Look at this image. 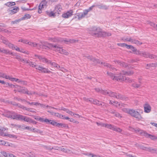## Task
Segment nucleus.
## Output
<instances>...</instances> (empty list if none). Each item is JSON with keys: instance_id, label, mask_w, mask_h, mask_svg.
<instances>
[{"instance_id": "f257e3e1", "label": "nucleus", "mask_w": 157, "mask_h": 157, "mask_svg": "<svg viewBox=\"0 0 157 157\" xmlns=\"http://www.w3.org/2000/svg\"><path fill=\"white\" fill-rule=\"evenodd\" d=\"M133 74V72L132 71H122V72L120 73L119 75H113L111 72H107V74L108 76H109L113 80H116L117 81H124L125 76L124 75H131Z\"/></svg>"}, {"instance_id": "f03ea898", "label": "nucleus", "mask_w": 157, "mask_h": 157, "mask_svg": "<svg viewBox=\"0 0 157 157\" xmlns=\"http://www.w3.org/2000/svg\"><path fill=\"white\" fill-rule=\"evenodd\" d=\"M95 91L98 92L105 95H108L111 97L115 98L117 99L121 100H123L124 97L123 96L119 94L112 92L110 91H107V90H103L101 88H98L95 89Z\"/></svg>"}, {"instance_id": "7ed1b4c3", "label": "nucleus", "mask_w": 157, "mask_h": 157, "mask_svg": "<svg viewBox=\"0 0 157 157\" xmlns=\"http://www.w3.org/2000/svg\"><path fill=\"white\" fill-rule=\"evenodd\" d=\"M3 115L6 117L18 121H21L22 115L17 114V113L10 111H6Z\"/></svg>"}, {"instance_id": "20e7f679", "label": "nucleus", "mask_w": 157, "mask_h": 157, "mask_svg": "<svg viewBox=\"0 0 157 157\" xmlns=\"http://www.w3.org/2000/svg\"><path fill=\"white\" fill-rule=\"evenodd\" d=\"M36 47L39 49H44L48 50L49 49H52L55 48L56 44L49 43L47 42H41L40 44H36Z\"/></svg>"}, {"instance_id": "39448f33", "label": "nucleus", "mask_w": 157, "mask_h": 157, "mask_svg": "<svg viewBox=\"0 0 157 157\" xmlns=\"http://www.w3.org/2000/svg\"><path fill=\"white\" fill-rule=\"evenodd\" d=\"M126 112L129 114L132 117L136 118L138 121L143 119L140 114L138 111L133 109H126Z\"/></svg>"}, {"instance_id": "423d86ee", "label": "nucleus", "mask_w": 157, "mask_h": 157, "mask_svg": "<svg viewBox=\"0 0 157 157\" xmlns=\"http://www.w3.org/2000/svg\"><path fill=\"white\" fill-rule=\"evenodd\" d=\"M102 30L99 27L94 26L90 29L89 32L93 36L100 37Z\"/></svg>"}, {"instance_id": "0eeeda50", "label": "nucleus", "mask_w": 157, "mask_h": 157, "mask_svg": "<svg viewBox=\"0 0 157 157\" xmlns=\"http://www.w3.org/2000/svg\"><path fill=\"white\" fill-rule=\"evenodd\" d=\"M15 88H17L18 92L24 94H26L28 95H32L35 94V92L32 91H29L27 89L23 87H21L17 85H15Z\"/></svg>"}, {"instance_id": "6e6552de", "label": "nucleus", "mask_w": 157, "mask_h": 157, "mask_svg": "<svg viewBox=\"0 0 157 157\" xmlns=\"http://www.w3.org/2000/svg\"><path fill=\"white\" fill-rule=\"evenodd\" d=\"M36 56L38 57V58L41 61L44 63H46L48 64H50L54 67L56 68L57 69L58 68V67L59 65L56 63L52 62L51 61L48 60L47 59L41 56H39L38 55Z\"/></svg>"}, {"instance_id": "1a4fd4ad", "label": "nucleus", "mask_w": 157, "mask_h": 157, "mask_svg": "<svg viewBox=\"0 0 157 157\" xmlns=\"http://www.w3.org/2000/svg\"><path fill=\"white\" fill-rule=\"evenodd\" d=\"M31 65L32 67H35L36 69H38L41 71V72L49 73L51 72L48 69L44 68L41 66L36 65L35 63H34V64H31Z\"/></svg>"}, {"instance_id": "9d476101", "label": "nucleus", "mask_w": 157, "mask_h": 157, "mask_svg": "<svg viewBox=\"0 0 157 157\" xmlns=\"http://www.w3.org/2000/svg\"><path fill=\"white\" fill-rule=\"evenodd\" d=\"M54 50L56 51H58L59 53L66 55H68L69 54L67 51L63 49L62 47L59 46V45L57 44H56Z\"/></svg>"}, {"instance_id": "9b49d317", "label": "nucleus", "mask_w": 157, "mask_h": 157, "mask_svg": "<svg viewBox=\"0 0 157 157\" xmlns=\"http://www.w3.org/2000/svg\"><path fill=\"white\" fill-rule=\"evenodd\" d=\"M142 56L146 58H149L152 59H157V56L143 51Z\"/></svg>"}, {"instance_id": "f8f14e48", "label": "nucleus", "mask_w": 157, "mask_h": 157, "mask_svg": "<svg viewBox=\"0 0 157 157\" xmlns=\"http://www.w3.org/2000/svg\"><path fill=\"white\" fill-rule=\"evenodd\" d=\"M87 14L84 10L83 13H78L75 14V17L73 18V19H75L77 17L78 20H81L82 18L84 17Z\"/></svg>"}, {"instance_id": "ddd939ff", "label": "nucleus", "mask_w": 157, "mask_h": 157, "mask_svg": "<svg viewBox=\"0 0 157 157\" xmlns=\"http://www.w3.org/2000/svg\"><path fill=\"white\" fill-rule=\"evenodd\" d=\"M144 112L146 113H149L151 110V107L148 102H146L143 105Z\"/></svg>"}, {"instance_id": "4468645a", "label": "nucleus", "mask_w": 157, "mask_h": 157, "mask_svg": "<svg viewBox=\"0 0 157 157\" xmlns=\"http://www.w3.org/2000/svg\"><path fill=\"white\" fill-rule=\"evenodd\" d=\"M23 120L25 121H26L29 123H32L34 124H36V122L34 121L32 119L22 115V117H21V121Z\"/></svg>"}, {"instance_id": "2eb2a0df", "label": "nucleus", "mask_w": 157, "mask_h": 157, "mask_svg": "<svg viewBox=\"0 0 157 157\" xmlns=\"http://www.w3.org/2000/svg\"><path fill=\"white\" fill-rule=\"evenodd\" d=\"M73 14V10H70L67 11L66 13H63L62 15V17L64 18H67L71 16Z\"/></svg>"}, {"instance_id": "dca6fc26", "label": "nucleus", "mask_w": 157, "mask_h": 157, "mask_svg": "<svg viewBox=\"0 0 157 157\" xmlns=\"http://www.w3.org/2000/svg\"><path fill=\"white\" fill-rule=\"evenodd\" d=\"M86 57L88 59L90 60L91 61L94 62V63H100V62L99 59H96L95 58L91 56H86Z\"/></svg>"}, {"instance_id": "f3484780", "label": "nucleus", "mask_w": 157, "mask_h": 157, "mask_svg": "<svg viewBox=\"0 0 157 157\" xmlns=\"http://www.w3.org/2000/svg\"><path fill=\"white\" fill-rule=\"evenodd\" d=\"M115 63L118 65H120V66H122L124 67H127L128 66V64L124 62H121L119 60H115L114 61Z\"/></svg>"}, {"instance_id": "a211bd4d", "label": "nucleus", "mask_w": 157, "mask_h": 157, "mask_svg": "<svg viewBox=\"0 0 157 157\" xmlns=\"http://www.w3.org/2000/svg\"><path fill=\"white\" fill-rule=\"evenodd\" d=\"M62 8L61 6L59 5H58L56 6L55 7L54 12L56 14H59Z\"/></svg>"}, {"instance_id": "6ab92c4d", "label": "nucleus", "mask_w": 157, "mask_h": 157, "mask_svg": "<svg viewBox=\"0 0 157 157\" xmlns=\"http://www.w3.org/2000/svg\"><path fill=\"white\" fill-rule=\"evenodd\" d=\"M96 6H98L100 9H103L105 10H107L108 9L109 7V6H107L105 5H103V4H101L100 5H98V4H96Z\"/></svg>"}, {"instance_id": "aec40b11", "label": "nucleus", "mask_w": 157, "mask_h": 157, "mask_svg": "<svg viewBox=\"0 0 157 157\" xmlns=\"http://www.w3.org/2000/svg\"><path fill=\"white\" fill-rule=\"evenodd\" d=\"M2 42L5 44L7 45L10 48H13V45L9 43L6 39L2 40Z\"/></svg>"}, {"instance_id": "412c9836", "label": "nucleus", "mask_w": 157, "mask_h": 157, "mask_svg": "<svg viewBox=\"0 0 157 157\" xmlns=\"http://www.w3.org/2000/svg\"><path fill=\"white\" fill-rule=\"evenodd\" d=\"M22 42L25 44H27L29 45L34 47H36V43L28 42L27 40L25 39H23Z\"/></svg>"}, {"instance_id": "4be33fe9", "label": "nucleus", "mask_w": 157, "mask_h": 157, "mask_svg": "<svg viewBox=\"0 0 157 157\" xmlns=\"http://www.w3.org/2000/svg\"><path fill=\"white\" fill-rule=\"evenodd\" d=\"M48 112L50 113V114H51L52 115L55 116L56 117H59L60 118H61L62 119V118H63V115L60 114H59V113H55L49 111H48Z\"/></svg>"}, {"instance_id": "5701e85b", "label": "nucleus", "mask_w": 157, "mask_h": 157, "mask_svg": "<svg viewBox=\"0 0 157 157\" xmlns=\"http://www.w3.org/2000/svg\"><path fill=\"white\" fill-rule=\"evenodd\" d=\"M108 112L110 113L114 114L116 117H119L120 116V114L116 112L115 110L110 109L108 110Z\"/></svg>"}, {"instance_id": "b1692460", "label": "nucleus", "mask_w": 157, "mask_h": 157, "mask_svg": "<svg viewBox=\"0 0 157 157\" xmlns=\"http://www.w3.org/2000/svg\"><path fill=\"white\" fill-rule=\"evenodd\" d=\"M101 37H106L111 36V33L109 32H105L101 31Z\"/></svg>"}, {"instance_id": "393cba45", "label": "nucleus", "mask_w": 157, "mask_h": 157, "mask_svg": "<svg viewBox=\"0 0 157 157\" xmlns=\"http://www.w3.org/2000/svg\"><path fill=\"white\" fill-rule=\"evenodd\" d=\"M44 122L48 124H51L53 126L54 125L55 121L52 120H49L47 118L44 119Z\"/></svg>"}, {"instance_id": "a878e982", "label": "nucleus", "mask_w": 157, "mask_h": 157, "mask_svg": "<svg viewBox=\"0 0 157 157\" xmlns=\"http://www.w3.org/2000/svg\"><path fill=\"white\" fill-rule=\"evenodd\" d=\"M56 126L59 128H63L66 127V124L63 123H59L55 121L54 125Z\"/></svg>"}, {"instance_id": "bb28decb", "label": "nucleus", "mask_w": 157, "mask_h": 157, "mask_svg": "<svg viewBox=\"0 0 157 157\" xmlns=\"http://www.w3.org/2000/svg\"><path fill=\"white\" fill-rule=\"evenodd\" d=\"M131 42L133 44H134L137 45H141L142 44V43L140 42L138 40L132 38Z\"/></svg>"}, {"instance_id": "cd10ccee", "label": "nucleus", "mask_w": 157, "mask_h": 157, "mask_svg": "<svg viewBox=\"0 0 157 157\" xmlns=\"http://www.w3.org/2000/svg\"><path fill=\"white\" fill-rule=\"evenodd\" d=\"M89 101L91 103H93L94 105H98V104L100 101L97 99H91V100H89Z\"/></svg>"}, {"instance_id": "c85d7f7f", "label": "nucleus", "mask_w": 157, "mask_h": 157, "mask_svg": "<svg viewBox=\"0 0 157 157\" xmlns=\"http://www.w3.org/2000/svg\"><path fill=\"white\" fill-rule=\"evenodd\" d=\"M115 126L112 125L111 124H105L104 127L112 129L113 130Z\"/></svg>"}, {"instance_id": "c756f323", "label": "nucleus", "mask_w": 157, "mask_h": 157, "mask_svg": "<svg viewBox=\"0 0 157 157\" xmlns=\"http://www.w3.org/2000/svg\"><path fill=\"white\" fill-rule=\"evenodd\" d=\"M115 126L112 125L111 124H105L104 127L112 129L113 130Z\"/></svg>"}, {"instance_id": "7c9ffc66", "label": "nucleus", "mask_w": 157, "mask_h": 157, "mask_svg": "<svg viewBox=\"0 0 157 157\" xmlns=\"http://www.w3.org/2000/svg\"><path fill=\"white\" fill-rule=\"evenodd\" d=\"M0 52H2L5 54H9L12 55V53L10 52L8 50L5 49L4 48L1 49Z\"/></svg>"}, {"instance_id": "2f4dec72", "label": "nucleus", "mask_w": 157, "mask_h": 157, "mask_svg": "<svg viewBox=\"0 0 157 157\" xmlns=\"http://www.w3.org/2000/svg\"><path fill=\"white\" fill-rule=\"evenodd\" d=\"M22 62L24 63H26L28 64V65L31 67V64H34V63L30 62L29 60H27L26 59H22L21 61Z\"/></svg>"}, {"instance_id": "473e14b6", "label": "nucleus", "mask_w": 157, "mask_h": 157, "mask_svg": "<svg viewBox=\"0 0 157 157\" xmlns=\"http://www.w3.org/2000/svg\"><path fill=\"white\" fill-rule=\"evenodd\" d=\"M96 6V4H95L94 5H93L91 6L89 8L87 9H86L84 10L86 13L87 14L88 12L92 10L93 8L94 7Z\"/></svg>"}, {"instance_id": "72a5a7b5", "label": "nucleus", "mask_w": 157, "mask_h": 157, "mask_svg": "<svg viewBox=\"0 0 157 157\" xmlns=\"http://www.w3.org/2000/svg\"><path fill=\"white\" fill-rule=\"evenodd\" d=\"M144 135L147 137H149L152 140L155 139L156 138L154 136H153L150 134H149L146 132H144Z\"/></svg>"}, {"instance_id": "f704fd0d", "label": "nucleus", "mask_w": 157, "mask_h": 157, "mask_svg": "<svg viewBox=\"0 0 157 157\" xmlns=\"http://www.w3.org/2000/svg\"><path fill=\"white\" fill-rule=\"evenodd\" d=\"M19 10V8L18 7H17L16 8H14L11 10H10V11H11V12L10 13V14H13L16 13Z\"/></svg>"}, {"instance_id": "c9c22d12", "label": "nucleus", "mask_w": 157, "mask_h": 157, "mask_svg": "<svg viewBox=\"0 0 157 157\" xmlns=\"http://www.w3.org/2000/svg\"><path fill=\"white\" fill-rule=\"evenodd\" d=\"M103 65L104 66L108 68H109L110 70H113V69H116L114 68V67L112 66H111L110 65L106 63H103Z\"/></svg>"}, {"instance_id": "e433bc0d", "label": "nucleus", "mask_w": 157, "mask_h": 157, "mask_svg": "<svg viewBox=\"0 0 157 157\" xmlns=\"http://www.w3.org/2000/svg\"><path fill=\"white\" fill-rule=\"evenodd\" d=\"M46 12L47 15H48L49 17H54L56 15V14L54 12H53L52 11L50 12L47 11Z\"/></svg>"}, {"instance_id": "4c0bfd02", "label": "nucleus", "mask_w": 157, "mask_h": 157, "mask_svg": "<svg viewBox=\"0 0 157 157\" xmlns=\"http://www.w3.org/2000/svg\"><path fill=\"white\" fill-rule=\"evenodd\" d=\"M7 6L10 7L12 6H14L15 5V3L14 2H8L5 4Z\"/></svg>"}, {"instance_id": "58836bf2", "label": "nucleus", "mask_w": 157, "mask_h": 157, "mask_svg": "<svg viewBox=\"0 0 157 157\" xmlns=\"http://www.w3.org/2000/svg\"><path fill=\"white\" fill-rule=\"evenodd\" d=\"M49 40L53 42H58L60 41V40L58 38H49Z\"/></svg>"}, {"instance_id": "ea45409f", "label": "nucleus", "mask_w": 157, "mask_h": 157, "mask_svg": "<svg viewBox=\"0 0 157 157\" xmlns=\"http://www.w3.org/2000/svg\"><path fill=\"white\" fill-rule=\"evenodd\" d=\"M34 133L37 132L39 133L40 134H42L43 132V131L40 130L38 129H36L35 128H33L32 131Z\"/></svg>"}, {"instance_id": "a19ab883", "label": "nucleus", "mask_w": 157, "mask_h": 157, "mask_svg": "<svg viewBox=\"0 0 157 157\" xmlns=\"http://www.w3.org/2000/svg\"><path fill=\"white\" fill-rule=\"evenodd\" d=\"M3 136H7L9 137L10 138H17V136L16 135L9 134H5L4 135H3Z\"/></svg>"}, {"instance_id": "79ce46f5", "label": "nucleus", "mask_w": 157, "mask_h": 157, "mask_svg": "<svg viewBox=\"0 0 157 157\" xmlns=\"http://www.w3.org/2000/svg\"><path fill=\"white\" fill-rule=\"evenodd\" d=\"M47 2L45 1H42L40 4V7L41 6L43 8H44V6H46Z\"/></svg>"}, {"instance_id": "37998d69", "label": "nucleus", "mask_w": 157, "mask_h": 157, "mask_svg": "<svg viewBox=\"0 0 157 157\" xmlns=\"http://www.w3.org/2000/svg\"><path fill=\"white\" fill-rule=\"evenodd\" d=\"M31 16L29 14H25L24 17H23L21 19L22 20H25V19H28L30 18Z\"/></svg>"}, {"instance_id": "c03bdc74", "label": "nucleus", "mask_w": 157, "mask_h": 157, "mask_svg": "<svg viewBox=\"0 0 157 157\" xmlns=\"http://www.w3.org/2000/svg\"><path fill=\"white\" fill-rule=\"evenodd\" d=\"M37 105H40L41 108H45L46 107L50 108L51 106H49L48 105H45L39 103V104Z\"/></svg>"}, {"instance_id": "a18cd8bd", "label": "nucleus", "mask_w": 157, "mask_h": 157, "mask_svg": "<svg viewBox=\"0 0 157 157\" xmlns=\"http://www.w3.org/2000/svg\"><path fill=\"white\" fill-rule=\"evenodd\" d=\"M113 131L118 132H121L122 131V129L120 128L117 127L115 126L114 129H113Z\"/></svg>"}, {"instance_id": "49530a36", "label": "nucleus", "mask_w": 157, "mask_h": 157, "mask_svg": "<svg viewBox=\"0 0 157 157\" xmlns=\"http://www.w3.org/2000/svg\"><path fill=\"white\" fill-rule=\"evenodd\" d=\"M98 106H101V107H103L104 106H105V103L104 102L100 101L98 105Z\"/></svg>"}, {"instance_id": "de8ad7c7", "label": "nucleus", "mask_w": 157, "mask_h": 157, "mask_svg": "<svg viewBox=\"0 0 157 157\" xmlns=\"http://www.w3.org/2000/svg\"><path fill=\"white\" fill-rule=\"evenodd\" d=\"M26 102L28 104L30 105H34L36 106H37V105L39 104V103L38 102H32L31 103L29 101H26Z\"/></svg>"}, {"instance_id": "09e8293b", "label": "nucleus", "mask_w": 157, "mask_h": 157, "mask_svg": "<svg viewBox=\"0 0 157 157\" xmlns=\"http://www.w3.org/2000/svg\"><path fill=\"white\" fill-rule=\"evenodd\" d=\"M96 124H97V125L98 126H100L102 127H104V126H105V124L103 123L102 122H96Z\"/></svg>"}, {"instance_id": "8fccbe9b", "label": "nucleus", "mask_w": 157, "mask_h": 157, "mask_svg": "<svg viewBox=\"0 0 157 157\" xmlns=\"http://www.w3.org/2000/svg\"><path fill=\"white\" fill-rule=\"evenodd\" d=\"M57 69L64 72H65L67 71L66 69H65L63 67H60L59 65V66L58 68Z\"/></svg>"}, {"instance_id": "3c124183", "label": "nucleus", "mask_w": 157, "mask_h": 157, "mask_svg": "<svg viewBox=\"0 0 157 157\" xmlns=\"http://www.w3.org/2000/svg\"><path fill=\"white\" fill-rule=\"evenodd\" d=\"M1 153L5 157H8L9 154H8L6 153V152L4 151H2L1 152Z\"/></svg>"}, {"instance_id": "603ef678", "label": "nucleus", "mask_w": 157, "mask_h": 157, "mask_svg": "<svg viewBox=\"0 0 157 157\" xmlns=\"http://www.w3.org/2000/svg\"><path fill=\"white\" fill-rule=\"evenodd\" d=\"M142 52L143 51H140L137 50V51L136 52H134V53L136 54V55H140L142 56Z\"/></svg>"}, {"instance_id": "864d4df0", "label": "nucleus", "mask_w": 157, "mask_h": 157, "mask_svg": "<svg viewBox=\"0 0 157 157\" xmlns=\"http://www.w3.org/2000/svg\"><path fill=\"white\" fill-rule=\"evenodd\" d=\"M124 80H125L126 82H129V83L132 82L133 81L130 79L129 78L127 77L126 78L125 77L124 78Z\"/></svg>"}, {"instance_id": "5fc2aeb1", "label": "nucleus", "mask_w": 157, "mask_h": 157, "mask_svg": "<svg viewBox=\"0 0 157 157\" xmlns=\"http://www.w3.org/2000/svg\"><path fill=\"white\" fill-rule=\"evenodd\" d=\"M4 131L5 130H4L3 129H2L0 127V136H3Z\"/></svg>"}, {"instance_id": "6e6d98bb", "label": "nucleus", "mask_w": 157, "mask_h": 157, "mask_svg": "<svg viewBox=\"0 0 157 157\" xmlns=\"http://www.w3.org/2000/svg\"><path fill=\"white\" fill-rule=\"evenodd\" d=\"M132 86L136 88H138L140 86V85L136 83H134L132 84Z\"/></svg>"}, {"instance_id": "4d7b16f0", "label": "nucleus", "mask_w": 157, "mask_h": 157, "mask_svg": "<svg viewBox=\"0 0 157 157\" xmlns=\"http://www.w3.org/2000/svg\"><path fill=\"white\" fill-rule=\"evenodd\" d=\"M123 40L124 42L128 41L131 42V37H130L129 38H127L124 39H123Z\"/></svg>"}, {"instance_id": "13d9d810", "label": "nucleus", "mask_w": 157, "mask_h": 157, "mask_svg": "<svg viewBox=\"0 0 157 157\" xmlns=\"http://www.w3.org/2000/svg\"><path fill=\"white\" fill-rule=\"evenodd\" d=\"M145 148V149L144 148H143V149L150 152H151L152 151V148L151 147H147Z\"/></svg>"}, {"instance_id": "bf43d9fd", "label": "nucleus", "mask_w": 157, "mask_h": 157, "mask_svg": "<svg viewBox=\"0 0 157 157\" xmlns=\"http://www.w3.org/2000/svg\"><path fill=\"white\" fill-rule=\"evenodd\" d=\"M113 105L115 106H117V105H120V104L117 101H113Z\"/></svg>"}, {"instance_id": "052dcab7", "label": "nucleus", "mask_w": 157, "mask_h": 157, "mask_svg": "<svg viewBox=\"0 0 157 157\" xmlns=\"http://www.w3.org/2000/svg\"><path fill=\"white\" fill-rule=\"evenodd\" d=\"M77 41L76 40L69 39V42L70 43H73L76 42Z\"/></svg>"}, {"instance_id": "680f3d73", "label": "nucleus", "mask_w": 157, "mask_h": 157, "mask_svg": "<svg viewBox=\"0 0 157 157\" xmlns=\"http://www.w3.org/2000/svg\"><path fill=\"white\" fill-rule=\"evenodd\" d=\"M43 8V7H42L41 6H40V5H39V6H38V13H42V10H41V9Z\"/></svg>"}, {"instance_id": "e2e57ef3", "label": "nucleus", "mask_w": 157, "mask_h": 157, "mask_svg": "<svg viewBox=\"0 0 157 157\" xmlns=\"http://www.w3.org/2000/svg\"><path fill=\"white\" fill-rule=\"evenodd\" d=\"M150 24L151 26L153 27L154 28L157 27V25H156L153 23L151 22L150 23Z\"/></svg>"}, {"instance_id": "0e129e2a", "label": "nucleus", "mask_w": 157, "mask_h": 157, "mask_svg": "<svg viewBox=\"0 0 157 157\" xmlns=\"http://www.w3.org/2000/svg\"><path fill=\"white\" fill-rule=\"evenodd\" d=\"M24 129H28V130H29L31 131H32L33 128L32 127H29V126H25Z\"/></svg>"}, {"instance_id": "69168bd1", "label": "nucleus", "mask_w": 157, "mask_h": 157, "mask_svg": "<svg viewBox=\"0 0 157 157\" xmlns=\"http://www.w3.org/2000/svg\"><path fill=\"white\" fill-rule=\"evenodd\" d=\"M16 58L18 59L20 61H21L22 60V59L21 57L19 56H17L16 57Z\"/></svg>"}, {"instance_id": "338daca9", "label": "nucleus", "mask_w": 157, "mask_h": 157, "mask_svg": "<svg viewBox=\"0 0 157 157\" xmlns=\"http://www.w3.org/2000/svg\"><path fill=\"white\" fill-rule=\"evenodd\" d=\"M152 153H157V149H152V151H151Z\"/></svg>"}, {"instance_id": "774afa93", "label": "nucleus", "mask_w": 157, "mask_h": 157, "mask_svg": "<svg viewBox=\"0 0 157 157\" xmlns=\"http://www.w3.org/2000/svg\"><path fill=\"white\" fill-rule=\"evenodd\" d=\"M44 147L45 148L46 150H52V147L50 146H46Z\"/></svg>"}]
</instances>
